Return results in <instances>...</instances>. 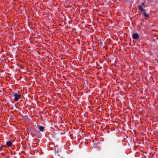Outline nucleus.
I'll return each mask as SVG.
<instances>
[{
    "mask_svg": "<svg viewBox=\"0 0 158 158\" xmlns=\"http://www.w3.org/2000/svg\"><path fill=\"white\" fill-rule=\"evenodd\" d=\"M13 96L14 97V100L15 101H18L21 98V95L19 94L16 93H13Z\"/></svg>",
    "mask_w": 158,
    "mask_h": 158,
    "instance_id": "nucleus-1",
    "label": "nucleus"
},
{
    "mask_svg": "<svg viewBox=\"0 0 158 158\" xmlns=\"http://www.w3.org/2000/svg\"><path fill=\"white\" fill-rule=\"evenodd\" d=\"M133 39L137 40L139 38V35L138 33H134L132 35Z\"/></svg>",
    "mask_w": 158,
    "mask_h": 158,
    "instance_id": "nucleus-2",
    "label": "nucleus"
},
{
    "mask_svg": "<svg viewBox=\"0 0 158 158\" xmlns=\"http://www.w3.org/2000/svg\"><path fill=\"white\" fill-rule=\"evenodd\" d=\"M35 136L37 137L38 138H40L41 137V135L40 132L37 130L35 131Z\"/></svg>",
    "mask_w": 158,
    "mask_h": 158,
    "instance_id": "nucleus-3",
    "label": "nucleus"
},
{
    "mask_svg": "<svg viewBox=\"0 0 158 158\" xmlns=\"http://www.w3.org/2000/svg\"><path fill=\"white\" fill-rule=\"evenodd\" d=\"M37 128L41 131L43 132L45 131L44 130V127L43 126L38 125Z\"/></svg>",
    "mask_w": 158,
    "mask_h": 158,
    "instance_id": "nucleus-4",
    "label": "nucleus"
},
{
    "mask_svg": "<svg viewBox=\"0 0 158 158\" xmlns=\"http://www.w3.org/2000/svg\"><path fill=\"white\" fill-rule=\"evenodd\" d=\"M138 9L139 10L141 11V13H143L144 11V9H143L142 6L141 5L138 6Z\"/></svg>",
    "mask_w": 158,
    "mask_h": 158,
    "instance_id": "nucleus-5",
    "label": "nucleus"
},
{
    "mask_svg": "<svg viewBox=\"0 0 158 158\" xmlns=\"http://www.w3.org/2000/svg\"><path fill=\"white\" fill-rule=\"evenodd\" d=\"M6 144L8 147H10L12 144V143L10 141H8L6 142Z\"/></svg>",
    "mask_w": 158,
    "mask_h": 158,
    "instance_id": "nucleus-6",
    "label": "nucleus"
},
{
    "mask_svg": "<svg viewBox=\"0 0 158 158\" xmlns=\"http://www.w3.org/2000/svg\"><path fill=\"white\" fill-rule=\"evenodd\" d=\"M143 15L145 17V18L146 19V18L148 17L149 16V15L146 12H143Z\"/></svg>",
    "mask_w": 158,
    "mask_h": 158,
    "instance_id": "nucleus-7",
    "label": "nucleus"
},
{
    "mask_svg": "<svg viewBox=\"0 0 158 158\" xmlns=\"http://www.w3.org/2000/svg\"><path fill=\"white\" fill-rule=\"evenodd\" d=\"M145 2H142L141 4H142V5L143 6L145 4Z\"/></svg>",
    "mask_w": 158,
    "mask_h": 158,
    "instance_id": "nucleus-8",
    "label": "nucleus"
},
{
    "mask_svg": "<svg viewBox=\"0 0 158 158\" xmlns=\"http://www.w3.org/2000/svg\"><path fill=\"white\" fill-rule=\"evenodd\" d=\"M156 132L157 134V136H158V131H156Z\"/></svg>",
    "mask_w": 158,
    "mask_h": 158,
    "instance_id": "nucleus-9",
    "label": "nucleus"
},
{
    "mask_svg": "<svg viewBox=\"0 0 158 158\" xmlns=\"http://www.w3.org/2000/svg\"><path fill=\"white\" fill-rule=\"evenodd\" d=\"M94 145H95L94 147H96V144H94Z\"/></svg>",
    "mask_w": 158,
    "mask_h": 158,
    "instance_id": "nucleus-10",
    "label": "nucleus"
},
{
    "mask_svg": "<svg viewBox=\"0 0 158 158\" xmlns=\"http://www.w3.org/2000/svg\"><path fill=\"white\" fill-rule=\"evenodd\" d=\"M106 127H107V126H106V128L105 129H106Z\"/></svg>",
    "mask_w": 158,
    "mask_h": 158,
    "instance_id": "nucleus-11",
    "label": "nucleus"
}]
</instances>
